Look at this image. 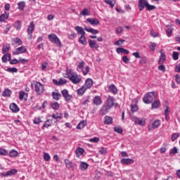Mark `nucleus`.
<instances>
[{"label":"nucleus","mask_w":180,"mask_h":180,"mask_svg":"<svg viewBox=\"0 0 180 180\" xmlns=\"http://www.w3.org/2000/svg\"><path fill=\"white\" fill-rule=\"evenodd\" d=\"M84 30H86V32H88L89 33H92V34H98V33H99V31L94 28H89L86 27H84Z\"/></svg>","instance_id":"7c9ffc66"},{"label":"nucleus","mask_w":180,"mask_h":180,"mask_svg":"<svg viewBox=\"0 0 180 180\" xmlns=\"http://www.w3.org/2000/svg\"><path fill=\"white\" fill-rule=\"evenodd\" d=\"M84 153H85V149L82 148H77L75 150V154H76V157L77 158H79V157H81V155H82V154H84Z\"/></svg>","instance_id":"a211bd4d"},{"label":"nucleus","mask_w":180,"mask_h":180,"mask_svg":"<svg viewBox=\"0 0 180 180\" xmlns=\"http://www.w3.org/2000/svg\"><path fill=\"white\" fill-rule=\"evenodd\" d=\"M48 38L49 40H50V41L51 43H54V44H56V46H58V47H61V41L60 40V39L58 38V37H57V35L56 34H50L48 35Z\"/></svg>","instance_id":"423d86ee"},{"label":"nucleus","mask_w":180,"mask_h":180,"mask_svg":"<svg viewBox=\"0 0 180 180\" xmlns=\"http://www.w3.org/2000/svg\"><path fill=\"white\" fill-rule=\"evenodd\" d=\"M10 64L11 65H15V64H18V63H19V60H18V59H16V58H15V59H13V60H11L10 59Z\"/></svg>","instance_id":"0e129e2a"},{"label":"nucleus","mask_w":180,"mask_h":180,"mask_svg":"<svg viewBox=\"0 0 180 180\" xmlns=\"http://www.w3.org/2000/svg\"><path fill=\"white\" fill-rule=\"evenodd\" d=\"M25 6H26V3L25 1H20L18 4V8L20 11H23V9H25Z\"/></svg>","instance_id":"ea45409f"},{"label":"nucleus","mask_w":180,"mask_h":180,"mask_svg":"<svg viewBox=\"0 0 180 180\" xmlns=\"http://www.w3.org/2000/svg\"><path fill=\"white\" fill-rule=\"evenodd\" d=\"M44 161H50V160H51V157H50L49 153L44 152Z\"/></svg>","instance_id":"de8ad7c7"},{"label":"nucleus","mask_w":180,"mask_h":180,"mask_svg":"<svg viewBox=\"0 0 180 180\" xmlns=\"http://www.w3.org/2000/svg\"><path fill=\"white\" fill-rule=\"evenodd\" d=\"M89 46L92 50H98L99 49V44L92 39L89 40Z\"/></svg>","instance_id":"ddd939ff"},{"label":"nucleus","mask_w":180,"mask_h":180,"mask_svg":"<svg viewBox=\"0 0 180 180\" xmlns=\"http://www.w3.org/2000/svg\"><path fill=\"white\" fill-rule=\"evenodd\" d=\"M26 51H27V48L25 46H22L15 49V51H13V55L19 56V54H23L24 53H26Z\"/></svg>","instance_id":"1a4fd4ad"},{"label":"nucleus","mask_w":180,"mask_h":180,"mask_svg":"<svg viewBox=\"0 0 180 180\" xmlns=\"http://www.w3.org/2000/svg\"><path fill=\"white\" fill-rule=\"evenodd\" d=\"M123 43H124V40L120 39L115 42V46H122L123 44Z\"/></svg>","instance_id":"680f3d73"},{"label":"nucleus","mask_w":180,"mask_h":180,"mask_svg":"<svg viewBox=\"0 0 180 180\" xmlns=\"http://www.w3.org/2000/svg\"><path fill=\"white\" fill-rule=\"evenodd\" d=\"M10 49H11V44H4L2 48V53L6 54V53L9 52Z\"/></svg>","instance_id":"cd10ccee"},{"label":"nucleus","mask_w":180,"mask_h":180,"mask_svg":"<svg viewBox=\"0 0 180 180\" xmlns=\"http://www.w3.org/2000/svg\"><path fill=\"white\" fill-rule=\"evenodd\" d=\"M64 162H65V167L68 169H71L74 168V165H72V162L70 161V160L65 159Z\"/></svg>","instance_id":"aec40b11"},{"label":"nucleus","mask_w":180,"mask_h":180,"mask_svg":"<svg viewBox=\"0 0 180 180\" xmlns=\"http://www.w3.org/2000/svg\"><path fill=\"white\" fill-rule=\"evenodd\" d=\"M75 30L77 32L78 34H80L81 36L85 35V31L84 30V28L82 27L76 26L75 27Z\"/></svg>","instance_id":"393cba45"},{"label":"nucleus","mask_w":180,"mask_h":180,"mask_svg":"<svg viewBox=\"0 0 180 180\" xmlns=\"http://www.w3.org/2000/svg\"><path fill=\"white\" fill-rule=\"evenodd\" d=\"M122 60L123 63H124V64H129V63L130 62V59H129L126 56H123L122 58Z\"/></svg>","instance_id":"052dcab7"},{"label":"nucleus","mask_w":180,"mask_h":180,"mask_svg":"<svg viewBox=\"0 0 180 180\" xmlns=\"http://www.w3.org/2000/svg\"><path fill=\"white\" fill-rule=\"evenodd\" d=\"M122 32H123V28L122 27H117L116 34L120 35L122 34Z\"/></svg>","instance_id":"e2e57ef3"},{"label":"nucleus","mask_w":180,"mask_h":180,"mask_svg":"<svg viewBox=\"0 0 180 180\" xmlns=\"http://www.w3.org/2000/svg\"><path fill=\"white\" fill-rule=\"evenodd\" d=\"M51 108H52V109H54L55 110H58V109L60 108V104H58V103L57 102L52 103L51 105Z\"/></svg>","instance_id":"c03bdc74"},{"label":"nucleus","mask_w":180,"mask_h":180,"mask_svg":"<svg viewBox=\"0 0 180 180\" xmlns=\"http://www.w3.org/2000/svg\"><path fill=\"white\" fill-rule=\"evenodd\" d=\"M86 22L93 26H97V25L99 23V20H98V18H87Z\"/></svg>","instance_id":"f3484780"},{"label":"nucleus","mask_w":180,"mask_h":180,"mask_svg":"<svg viewBox=\"0 0 180 180\" xmlns=\"http://www.w3.org/2000/svg\"><path fill=\"white\" fill-rule=\"evenodd\" d=\"M148 4V2L147 1V0H139L138 6L139 11H143L144 8H146Z\"/></svg>","instance_id":"f8f14e48"},{"label":"nucleus","mask_w":180,"mask_h":180,"mask_svg":"<svg viewBox=\"0 0 180 180\" xmlns=\"http://www.w3.org/2000/svg\"><path fill=\"white\" fill-rule=\"evenodd\" d=\"M131 118L135 124H138L139 126H146L145 118H139L135 116H132Z\"/></svg>","instance_id":"6e6552de"},{"label":"nucleus","mask_w":180,"mask_h":180,"mask_svg":"<svg viewBox=\"0 0 180 180\" xmlns=\"http://www.w3.org/2000/svg\"><path fill=\"white\" fill-rule=\"evenodd\" d=\"M89 141H90V143H98L99 141V138L94 137L93 139H90Z\"/></svg>","instance_id":"69168bd1"},{"label":"nucleus","mask_w":180,"mask_h":180,"mask_svg":"<svg viewBox=\"0 0 180 180\" xmlns=\"http://www.w3.org/2000/svg\"><path fill=\"white\" fill-rule=\"evenodd\" d=\"M49 117H52L51 120H47L45 123L42 126V129H48V127H51V123H53V120H54L53 122L57 123L58 122V119H63V115L62 114H52L49 116ZM51 122V123H50Z\"/></svg>","instance_id":"f257e3e1"},{"label":"nucleus","mask_w":180,"mask_h":180,"mask_svg":"<svg viewBox=\"0 0 180 180\" xmlns=\"http://www.w3.org/2000/svg\"><path fill=\"white\" fill-rule=\"evenodd\" d=\"M113 122V118L111 117H105V124H110Z\"/></svg>","instance_id":"8fccbe9b"},{"label":"nucleus","mask_w":180,"mask_h":180,"mask_svg":"<svg viewBox=\"0 0 180 180\" xmlns=\"http://www.w3.org/2000/svg\"><path fill=\"white\" fill-rule=\"evenodd\" d=\"M18 154L19 153H18V151L15 150H12L9 152V156L11 157L12 158L18 157Z\"/></svg>","instance_id":"79ce46f5"},{"label":"nucleus","mask_w":180,"mask_h":180,"mask_svg":"<svg viewBox=\"0 0 180 180\" xmlns=\"http://www.w3.org/2000/svg\"><path fill=\"white\" fill-rule=\"evenodd\" d=\"M33 32H34V22L32 21L27 27V32L29 36H32Z\"/></svg>","instance_id":"dca6fc26"},{"label":"nucleus","mask_w":180,"mask_h":180,"mask_svg":"<svg viewBox=\"0 0 180 180\" xmlns=\"http://www.w3.org/2000/svg\"><path fill=\"white\" fill-rule=\"evenodd\" d=\"M175 79H176V82L177 84H180V75H175Z\"/></svg>","instance_id":"774afa93"},{"label":"nucleus","mask_w":180,"mask_h":180,"mask_svg":"<svg viewBox=\"0 0 180 180\" xmlns=\"http://www.w3.org/2000/svg\"><path fill=\"white\" fill-rule=\"evenodd\" d=\"M146 9L147 11H153L155 9V6L150 5V4L148 3V4H146Z\"/></svg>","instance_id":"6e6d98bb"},{"label":"nucleus","mask_w":180,"mask_h":180,"mask_svg":"<svg viewBox=\"0 0 180 180\" xmlns=\"http://www.w3.org/2000/svg\"><path fill=\"white\" fill-rule=\"evenodd\" d=\"M75 74V73H72V70L71 69H67L65 78H68V79H70Z\"/></svg>","instance_id":"473e14b6"},{"label":"nucleus","mask_w":180,"mask_h":180,"mask_svg":"<svg viewBox=\"0 0 180 180\" xmlns=\"http://www.w3.org/2000/svg\"><path fill=\"white\" fill-rule=\"evenodd\" d=\"M32 86H34L37 95H43L44 94V85L43 84L36 82L34 84H32Z\"/></svg>","instance_id":"39448f33"},{"label":"nucleus","mask_w":180,"mask_h":180,"mask_svg":"<svg viewBox=\"0 0 180 180\" xmlns=\"http://www.w3.org/2000/svg\"><path fill=\"white\" fill-rule=\"evenodd\" d=\"M86 88L85 86H82L80 89L77 90V94L78 96H82L84 94H85V91H86Z\"/></svg>","instance_id":"bb28decb"},{"label":"nucleus","mask_w":180,"mask_h":180,"mask_svg":"<svg viewBox=\"0 0 180 180\" xmlns=\"http://www.w3.org/2000/svg\"><path fill=\"white\" fill-rule=\"evenodd\" d=\"M11 95H12V91H11L9 89H5L2 93V96L8 97L11 96Z\"/></svg>","instance_id":"4c0bfd02"},{"label":"nucleus","mask_w":180,"mask_h":180,"mask_svg":"<svg viewBox=\"0 0 180 180\" xmlns=\"http://www.w3.org/2000/svg\"><path fill=\"white\" fill-rule=\"evenodd\" d=\"M85 126H86V121L85 120H82L81 121L77 126V129H79V130H81L82 129H84V127H85Z\"/></svg>","instance_id":"c9c22d12"},{"label":"nucleus","mask_w":180,"mask_h":180,"mask_svg":"<svg viewBox=\"0 0 180 180\" xmlns=\"http://www.w3.org/2000/svg\"><path fill=\"white\" fill-rule=\"evenodd\" d=\"M121 163L124 165L126 164H134V160L130 158H123L121 160Z\"/></svg>","instance_id":"b1692460"},{"label":"nucleus","mask_w":180,"mask_h":180,"mask_svg":"<svg viewBox=\"0 0 180 180\" xmlns=\"http://www.w3.org/2000/svg\"><path fill=\"white\" fill-rule=\"evenodd\" d=\"M89 165H88V163L85 162H82L80 163V169L82 171H84L85 169H88V167Z\"/></svg>","instance_id":"58836bf2"},{"label":"nucleus","mask_w":180,"mask_h":180,"mask_svg":"<svg viewBox=\"0 0 180 180\" xmlns=\"http://www.w3.org/2000/svg\"><path fill=\"white\" fill-rule=\"evenodd\" d=\"M168 115H169V107H166V109L165 110V116L166 120H168Z\"/></svg>","instance_id":"4d7b16f0"},{"label":"nucleus","mask_w":180,"mask_h":180,"mask_svg":"<svg viewBox=\"0 0 180 180\" xmlns=\"http://www.w3.org/2000/svg\"><path fill=\"white\" fill-rule=\"evenodd\" d=\"M114 131L118 133L119 134H122L123 133V129L121 127H115Z\"/></svg>","instance_id":"49530a36"},{"label":"nucleus","mask_w":180,"mask_h":180,"mask_svg":"<svg viewBox=\"0 0 180 180\" xmlns=\"http://www.w3.org/2000/svg\"><path fill=\"white\" fill-rule=\"evenodd\" d=\"M6 71L8 72H18V68H8Z\"/></svg>","instance_id":"864d4df0"},{"label":"nucleus","mask_w":180,"mask_h":180,"mask_svg":"<svg viewBox=\"0 0 180 180\" xmlns=\"http://www.w3.org/2000/svg\"><path fill=\"white\" fill-rule=\"evenodd\" d=\"M0 155H8V150L0 148Z\"/></svg>","instance_id":"5fc2aeb1"},{"label":"nucleus","mask_w":180,"mask_h":180,"mask_svg":"<svg viewBox=\"0 0 180 180\" xmlns=\"http://www.w3.org/2000/svg\"><path fill=\"white\" fill-rule=\"evenodd\" d=\"M10 109L13 113H18V112H19V107H18V105L15 103L10 104Z\"/></svg>","instance_id":"4be33fe9"},{"label":"nucleus","mask_w":180,"mask_h":180,"mask_svg":"<svg viewBox=\"0 0 180 180\" xmlns=\"http://www.w3.org/2000/svg\"><path fill=\"white\" fill-rule=\"evenodd\" d=\"M80 15H82V16H89V15H91V13L89 12V10H88L87 8H84L80 12Z\"/></svg>","instance_id":"a19ab883"},{"label":"nucleus","mask_w":180,"mask_h":180,"mask_svg":"<svg viewBox=\"0 0 180 180\" xmlns=\"http://www.w3.org/2000/svg\"><path fill=\"white\" fill-rule=\"evenodd\" d=\"M14 27H15L16 30H20V27H22V23L20 21H17L14 25Z\"/></svg>","instance_id":"3c124183"},{"label":"nucleus","mask_w":180,"mask_h":180,"mask_svg":"<svg viewBox=\"0 0 180 180\" xmlns=\"http://www.w3.org/2000/svg\"><path fill=\"white\" fill-rule=\"evenodd\" d=\"M166 58H167V57L165 56V53H162V51H161L158 64H164L165 63Z\"/></svg>","instance_id":"c85d7f7f"},{"label":"nucleus","mask_w":180,"mask_h":180,"mask_svg":"<svg viewBox=\"0 0 180 180\" xmlns=\"http://www.w3.org/2000/svg\"><path fill=\"white\" fill-rule=\"evenodd\" d=\"M93 103L96 105L97 106L99 105H102V99L98 96H96L93 99Z\"/></svg>","instance_id":"5701e85b"},{"label":"nucleus","mask_w":180,"mask_h":180,"mask_svg":"<svg viewBox=\"0 0 180 180\" xmlns=\"http://www.w3.org/2000/svg\"><path fill=\"white\" fill-rule=\"evenodd\" d=\"M51 95L54 101H60V99H61V94L58 92V90H55V91H53Z\"/></svg>","instance_id":"2eb2a0df"},{"label":"nucleus","mask_w":180,"mask_h":180,"mask_svg":"<svg viewBox=\"0 0 180 180\" xmlns=\"http://www.w3.org/2000/svg\"><path fill=\"white\" fill-rule=\"evenodd\" d=\"M2 63H8V61L11 60V55L10 53H6L1 58Z\"/></svg>","instance_id":"2f4dec72"},{"label":"nucleus","mask_w":180,"mask_h":180,"mask_svg":"<svg viewBox=\"0 0 180 180\" xmlns=\"http://www.w3.org/2000/svg\"><path fill=\"white\" fill-rule=\"evenodd\" d=\"M62 96H63L65 102H71V100L72 99V95L70 94V92L67 89H64L61 91Z\"/></svg>","instance_id":"0eeeda50"},{"label":"nucleus","mask_w":180,"mask_h":180,"mask_svg":"<svg viewBox=\"0 0 180 180\" xmlns=\"http://www.w3.org/2000/svg\"><path fill=\"white\" fill-rule=\"evenodd\" d=\"M116 51H117V54H129L130 53L129 51V50H127L123 48H117L116 49Z\"/></svg>","instance_id":"a878e982"},{"label":"nucleus","mask_w":180,"mask_h":180,"mask_svg":"<svg viewBox=\"0 0 180 180\" xmlns=\"http://www.w3.org/2000/svg\"><path fill=\"white\" fill-rule=\"evenodd\" d=\"M161 126V121L160 120H155L152 124L148 125V130L153 131L155 130V129H158Z\"/></svg>","instance_id":"9d476101"},{"label":"nucleus","mask_w":180,"mask_h":180,"mask_svg":"<svg viewBox=\"0 0 180 180\" xmlns=\"http://www.w3.org/2000/svg\"><path fill=\"white\" fill-rule=\"evenodd\" d=\"M166 34L167 37H171V36H172V28L171 27L166 29Z\"/></svg>","instance_id":"a18cd8bd"},{"label":"nucleus","mask_w":180,"mask_h":180,"mask_svg":"<svg viewBox=\"0 0 180 180\" xmlns=\"http://www.w3.org/2000/svg\"><path fill=\"white\" fill-rule=\"evenodd\" d=\"M155 98H157V93L155 91L149 92L144 96L143 102L144 103L149 104L151 103Z\"/></svg>","instance_id":"20e7f679"},{"label":"nucleus","mask_w":180,"mask_h":180,"mask_svg":"<svg viewBox=\"0 0 180 180\" xmlns=\"http://www.w3.org/2000/svg\"><path fill=\"white\" fill-rule=\"evenodd\" d=\"M69 79L72 84H79L82 81L81 75H78L77 73H75Z\"/></svg>","instance_id":"9b49d317"},{"label":"nucleus","mask_w":180,"mask_h":180,"mask_svg":"<svg viewBox=\"0 0 180 180\" xmlns=\"http://www.w3.org/2000/svg\"><path fill=\"white\" fill-rule=\"evenodd\" d=\"M59 85H65L67 84V80L64 78H60L58 81Z\"/></svg>","instance_id":"13d9d810"},{"label":"nucleus","mask_w":180,"mask_h":180,"mask_svg":"<svg viewBox=\"0 0 180 180\" xmlns=\"http://www.w3.org/2000/svg\"><path fill=\"white\" fill-rule=\"evenodd\" d=\"M93 85H94V80H92V79L89 78L86 79L84 85H83V86H84L86 89H91Z\"/></svg>","instance_id":"4468645a"},{"label":"nucleus","mask_w":180,"mask_h":180,"mask_svg":"<svg viewBox=\"0 0 180 180\" xmlns=\"http://www.w3.org/2000/svg\"><path fill=\"white\" fill-rule=\"evenodd\" d=\"M9 18V13L8 12H5L1 15H0V22H5V20H8Z\"/></svg>","instance_id":"c756f323"},{"label":"nucleus","mask_w":180,"mask_h":180,"mask_svg":"<svg viewBox=\"0 0 180 180\" xmlns=\"http://www.w3.org/2000/svg\"><path fill=\"white\" fill-rule=\"evenodd\" d=\"M179 137V134H173L172 136V141H174L177 138Z\"/></svg>","instance_id":"338daca9"},{"label":"nucleus","mask_w":180,"mask_h":180,"mask_svg":"<svg viewBox=\"0 0 180 180\" xmlns=\"http://www.w3.org/2000/svg\"><path fill=\"white\" fill-rule=\"evenodd\" d=\"M13 45L18 44V46H22V44H23V41H22V39H20V38H14L13 39Z\"/></svg>","instance_id":"f704fd0d"},{"label":"nucleus","mask_w":180,"mask_h":180,"mask_svg":"<svg viewBox=\"0 0 180 180\" xmlns=\"http://www.w3.org/2000/svg\"><path fill=\"white\" fill-rule=\"evenodd\" d=\"M150 51H155V48L157 47V44L155 42H150L148 46Z\"/></svg>","instance_id":"37998d69"},{"label":"nucleus","mask_w":180,"mask_h":180,"mask_svg":"<svg viewBox=\"0 0 180 180\" xmlns=\"http://www.w3.org/2000/svg\"><path fill=\"white\" fill-rule=\"evenodd\" d=\"M43 122L40 117H35L33 120L34 124H39V123H41Z\"/></svg>","instance_id":"09e8293b"},{"label":"nucleus","mask_w":180,"mask_h":180,"mask_svg":"<svg viewBox=\"0 0 180 180\" xmlns=\"http://www.w3.org/2000/svg\"><path fill=\"white\" fill-rule=\"evenodd\" d=\"M49 67V63L47 62H44L41 63V70L42 71H46V68Z\"/></svg>","instance_id":"bf43d9fd"},{"label":"nucleus","mask_w":180,"mask_h":180,"mask_svg":"<svg viewBox=\"0 0 180 180\" xmlns=\"http://www.w3.org/2000/svg\"><path fill=\"white\" fill-rule=\"evenodd\" d=\"M112 106H113V97L109 96L107 99V105H103L100 110V115H101L102 116L106 115V113H108V112L110 110Z\"/></svg>","instance_id":"f03ea898"},{"label":"nucleus","mask_w":180,"mask_h":180,"mask_svg":"<svg viewBox=\"0 0 180 180\" xmlns=\"http://www.w3.org/2000/svg\"><path fill=\"white\" fill-rule=\"evenodd\" d=\"M77 71L83 72V75H88V72H89V67L88 65L85 66V62L82 60L77 65Z\"/></svg>","instance_id":"7ed1b4c3"},{"label":"nucleus","mask_w":180,"mask_h":180,"mask_svg":"<svg viewBox=\"0 0 180 180\" xmlns=\"http://www.w3.org/2000/svg\"><path fill=\"white\" fill-rule=\"evenodd\" d=\"M160 105H161V102H160L158 100H155L152 103V108L158 109V108H160Z\"/></svg>","instance_id":"e433bc0d"},{"label":"nucleus","mask_w":180,"mask_h":180,"mask_svg":"<svg viewBox=\"0 0 180 180\" xmlns=\"http://www.w3.org/2000/svg\"><path fill=\"white\" fill-rule=\"evenodd\" d=\"M15 174H18V169H12L4 173V176H11V175H15Z\"/></svg>","instance_id":"412c9836"},{"label":"nucleus","mask_w":180,"mask_h":180,"mask_svg":"<svg viewBox=\"0 0 180 180\" xmlns=\"http://www.w3.org/2000/svg\"><path fill=\"white\" fill-rule=\"evenodd\" d=\"M19 99L20 101H27V93L23 91H20L19 92Z\"/></svg>","instance_id":"6ab92c4d"},{"label":"nucleus","mask_w":180,"mask_h":180,"mask_svg":"<svg viewBox=\"0 0 180 180\" xmlns=\"http://www.w3.org/2000/svg\"><path fill=\"white\" fill-rule=\"evenodd\" d=\"M79 43L82 44L83 46H86V38H85V35H81L79 38Z\"/></svg>","instance_id":"72a5a7b5"},{"label":"nucleus","mask_w":180,"mask_h":180,"mask_svg":"<svg viewBox=\"0 0 180 180\" xmlns=\"http://www.w3.org/2000/svg\"><path fill=\"white\" fill-rule=\"evenodd\" d=\"M173 60H176L179 58V53L174 51L172 53Z\"/></svg>","instance_id":"603ef678"}]
</instances>
